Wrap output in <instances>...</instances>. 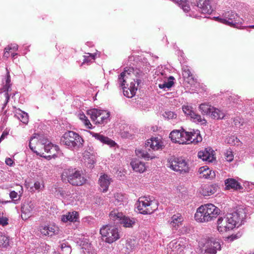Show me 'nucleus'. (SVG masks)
Here are the masks:
<instances>
[{"label": "nucleus", "mask_w": 254, "mask_h": 254, "mask_svg": "<svg viewBox=\"0 0 254 254\" xmlns=\"http://www.w3.org/2000/svg\"><path fill=\"white\" fill-rule=\"evenodd\" d=\"M225 160L228 162H231L234 159V155L231 150H227L224 153Z\"/></svg>", "instance_id": "49530a36"}, {"label": "nucleus", "mask_w": 254, "mask_h": 254, "mask_svg": "<svg viewBox=\"0 0 254 254\" xmlns=\"http://www.w3.org/2000/svg\"><path fill=\"white\" fill-rule=\"evenodd\" d=\"M213 152L211 148L208 147L199 151L197 156L199 158L203 161L212 162L214 159Z\"/></svg>", "instance_id": "dca6fc26"}, {"label": "nucleus", "mask_w": 254, "mask_h": 254, "mask_svg": "<svg viewBox=\"0 0 254 254\" xmlns=\"http://www.w3.org/2000/svg\"><path fill=\"white\" fill-rule=\"evenodd\" d=\"M174 79V77L171 76L169 77L167 81H164L163 83L159 84L158 86L160 89H163L164 90H166V89H170L174 84L173 81Z\"/></svg>", "instance_id": "473e14b6"}, {"label": "nucleus", "mask_w": 254, "mask_h": 254, "mask_svg": "<svg viewBox=\"0 0 254 254\" xmlns=\"http://www.w3.org/2000/svg\"><path fill=\"white\" fill-rule=\"evenodd\" d=\"M184 221V217L180 213H176L173 215L168 221L171 227L177 230L182 224Z\"/></svg>", "instance_id": "6ab92c4d"}, {"label": "nucleus", "mask_w": 254, "mask_h": 254, "mask_svg": "<svg viewBox=\"0 0 254 254\" xmlns=\"http://www.w3.org/2000/svg\"><path fill=\"white\" fill-rule=\"evenodd\" d=\"M168 165L173 170L181 173L188 172L189 170L187 162L182 158L171 157L168 160Z\"/></svg>", "instance_id": "1a4fd4ad"}, {"label": "nucleus", "mask_w": 254, "mask_h": 254, "mask_svg": "<svg viewBox=\"0 0 254 254\" xmlns=\"http://www.w3.org/2000/svg\"><path fill=\"white\" fill-rule=\"evenodd\" d=\"M17 55V53H12L11 56L13 58H14L15 57V56H16Z\"/></svg>", "instance_id": "774afa93"}, {"label": "nucleus", "mask_w": 254, "mask_h": 254, "mask_svg": "<svg viewBox=\"0 0 254 254\" xmlns=\"http://www.w3.org/2000/svg\"><path fill=\"white\" fill-rule=\"evenodd\" d=\"M59 150V147L58 145H53V146L51 148L50 151L49 153L51 154V155H49L47 157L43 156L42 155H40L41 156L44 157L45 158H51V156L54 157L56 156V153L58 152Z\"/></svg>", "instance_id": "a18cd8bd"}, {"label": "nucleus", "mask_w": 254, "mask_h": 254, "mask_svg": "<svg viewBox=\"0 0 254 254\" xmlns=\"http://www.w3.org/2000/svg\"><path fill=\"white\" fill-rule=\"evenodd\" d=\"M182 109L185 114L188 117H190L194 113V111L191 106L189 105H184Z\"/></svg>", "instance_id": "79ce46f5"}, {"label": "nucleus", "mask_w": 254, "mask_h": 254, "mask_svg": "<svg viewBox=\"0 0 254 254\" xmlns=\"http://www.w3.org/2000/svg\"><path fill=\"white\" fill-rule=\"evenodd\" d=\"M135 153L139 157H142L146 160L152 159L154 158V156L150 155L146 151L144 150H136Z\"/></svg>", "instance_id": "ea45409f"}, {"label": "nucleus", "mask_w": 254, "mask_h": 254, "mask_svg": "<svg viewBox=\"0 0 254 254\" xmlns=\"http://www.w3.org/2000/svg\"><path fill=\"white\" fill-rule=\"evenodd\" d=\"M133 170L139 173H143L146 170V166L145 163L138 159H134L130 162Z\"/></svg>", "instance_id": "b1692460"}, {"label": "nucleus", "mask_w": 254, "mask_h": 254, "mask_svg": "<svg viewBox=\"0 0 254 254\" xmlns=\"http://www.w3.org/2000/svg\"><path fill=\"white\" fill-rule=\"evenodd\" d=\"M163 116L165 118L167 119L168 120H171L176 119L177 116L174 112L167 111L164 113Z\"/></svg>", "instance_id": "de8ad7c7"}, {"label": "nucleus", "mask_w": 254, "mask_h": 254, "mask_svg": "<svg viewBox=\"0 0 254 254\" xmlns=\"http://www.w3.org/2000/svg\"><path fill=\"white\" fill-rule=\"evenodd\" d=\"M84 140L76 132L73 131L65 132L61 138V143L71 150L78 149L83 146Z\"/></svg>", "instance_id": "f03ea898"}, {"label": "nucleus", "mask_w": 254, "mask_h": 254, "mask_svg": "<svg viewBox=\"0 0 254 254\" xmlns=\"http://www.w3.org/2000/svg\"><path fill=\"white\" fill-rule=\"evenodd\" d=\"M10 76L9 73L7 72L5 80V84L2 87L3 91H4V94H9V92L11 91V84L10 83Z\"/></svg>", "instance_id": "e433bc0d"}, {"label": "nucleus", "mask_w": 254, "mask_h": 254, "mask_svg": "<svg viewBox=\"0 0 254 254\" xmlns=\"http://www.w3.org/2000/svg\"><path fill=\"white\" fill-rule=\"evenodd\" d=\"M79 119L83 122L85 126L89 129L92 128V125L85 115L82 113L78 115Z\"/></svg>", "instance_id": "a19ab883"}, {"label": "nucleus", "mask_w": 254, "mask_h": 254, "mask_svg": "<svg viewBox=\"0 0 254 254\" xmlns=\"http://www.w3.org/2000/svg\"><path fill=\"white\" fill-rule=\"evenodd\" d=\"M40 232L44 236H52L58 233L59 228L55 225H47L41 226L40 228Z\"/></svg>", "instance_id": "412c9836"}, {"label": "nucleus", "mask_w": 254, "mask_h": 254, "mask_svg": "<svg viewBox=\"0 0 254 254\" xmlns=\"http://www.w3.org/2000/svg\"><path fill=\"white\" fill-rule=\"evenodd\" d=\"M5 51L3 54V57L6 58H8L9 56V50H6L4 49Z\"/></svg>", "instance_id": "338daca9"}, {"label": "nucleus", "mask_w": 254, "mask_h": 254, "mask_svg": "<svg viewBox=\"0 0 254 254\" xmlns=\"http://www.w3.org/2000/svg\"><path fill=\"white\" fill-rule=\"evenodd\" d=\"M191 121L196 123H200L204 124L206 123V121L204 118H202L200 115L196 114L195 112L193 113L192 115L190 117Z\"/></svg>", "instance_id": "4c0bfd02"}, {"label": "nucleus", "mask_w": 254, "mask_h": 254, "mask_svg": "<svg viewBox=\"0 0 254 254\" xmlns=\"http://www.w3.org/2000/svg\"><path fill=\"white\" fill-rule=\"evenodd\" d=\"M53 145L54 144L51 143H49L47 145H45L44 146L45 151L49 153L50 151L51 148H52L53 146Z\"/></svg>", "instance_id": "13d9d810"}, {"label": "nucleus", "mask_w": 254, "mask_h": 254, "mask_svg": "<svg viewBox=\"0 0 254 254\" xmlns=\"http://www.w3.org/2000/svg\"><path fill=\"white\" fill-rule=\"evenodd\" d=\"M34 187L36 190L41 191L44 189V186L42 183H40L39 182L37 181L35 182Z\"/></svg>", "instance_id": "5fc2aeb1"}, {"label": "nucleus", "mask_w": 254, "mask_h": 254, "mask_svg": "<svg viewBox=\"0 0 254 254\" xmlns=\"http://www.w3.org/2000/svg\"><path fill=\"white\" fill-rule=\"evenodd\" d=\"M139 212L142 214H150L158 208V202L152 197H140L136 203Z\"/></svg>", "instance_id": "7ed1b4c3"}, {"label": "nucleus", "mask_w": 254, "mask_h": 254, "mask_svg": "<svg viewBox=\"0 0 254 254\" xmlns=\"http://www.w3.org/2000/svg\"><path fill=\"white\" fill-rule=\"evenodd\" d=\"M92 136L94 137L97 140H98L101 142L107 144L110 147H114L116 145V142L109 138V137L104 136L102 134L97 133H92Z\"/></svg>", "instance_id": "4be33fe9"}, {"label": "nucleus", "mask_w": 254, "mask_h": 254, "mask_svg": "<svg viewBox=\"0 0 254 254\" xmlns=\"http://www.w3.org/2000/svg\"><path fill=\"white\" fill-rule=\"evenodd\" d=\"M111 181V178L107 175L104 174L100 177L99 182L103 192L107 191Z\"/></svg>", "instance_id": "5701e85b"}, {"label": "nucleus", "mask_w": 254, "mask_h": 254, "mask_svg": "<svg viewBox=\"0 0 254 254\" xmlns=\"http://www.w3.org/2000/svg\"><path fill=\"white\" fill-rule=\"evenodd\" d=\"M234 124L235 126H239L240 127L243 125V123H241V119L239 118H236L234 120Z\"/></svg>", "instance_id": "052dcab7"}, {"label": "nucleus", "mask_w": 254, "mask_h": 254, "mask_svg": "<svg viewBox=\"0 0 254 254\" xmlns=\"http://www.w3.org/2000/svg\"><path fill=\"white\" fill-rule=\"evenodd\" d=\"M46 143L47 139L45 138L42 135L34 133L30 138L29 146L33 152L39 155L40 153L35 150L36 145L39 146L44 145Z\"/></svg>", "instance_id": "ddd939ff"}, {"label": "nucleus", "mask_w": 254, "mask_h": 254, "mask_svg": "<svg viewBox=\"0 0 254 254\" xmlns=\"http://www.w3.org/2000/svg\"><path fill=\"white\" fill-rule=\"evenodd\" d=\"M82 249V251L84 254L86 253H89L91 250V246L90 244H83L82 246L81 247Z\"/></svg>", "instance_id": "864d4df0"}, {"label": "nucleus", "mask_w": 254, "mask_h": 254, "mask_svg": "<svg viewBox=\"0 0 254 254\" xmlns=\"http://www.w3.org/2000/svg\"><path fill=\"white\" fill-rule=\"evenodd\" d=\"M145 144L147 147H149L154 150H158L161 148L162 146V142L157 138H153L148 140Z\"/></svg>", "instance_id": "a878e982"}, {"label": "nucleus", "mask_w": 254, "mask_h": 254, "mask_svg": "<svg viewBox=\"0 0 254 254\" xmlns=\"http://www.w3.org/2000/svg\"><path fill=\"white\" fill-rule=\"evenodd\" d=\"M181 134L182 131L174 130L171 132L170 138L173 142L179 143V140L181 138Z\"/></svg>", "instance_id": "f704fd0d"}, {"label": "nucleus", "mask_w": 254, "mask_h": 254, "mask_svg": "<svg viewBox=\"0 0 254 254\" xmlns=\"http://www.w3.org/2000/svg\"><path fill=\"white\" fill-rule=\"evenodd\" d=\"M78 219V214L76 211L69 212L62 216L61 220L64 222H76Z\"/></svg>", "instance_id": "393cba45"}, {"label": "nucleus", "mask_w": 254, "mask_h": 254, "mask_svg": "<svg viewBox=\"0 0 254 254\" xmlns=\"http://www.w3.org/2000/svg\"><path fill=\"white\" fill-rule=\"evenodd\" d=\"M9 196L15 203H17L20 198L17 192L13 190L10 192Z\"/></svg>", "instance_id": "09e8293b"}, {"label": "nucleus", "mask_w": 254, "mask_h": 254, "mask_svg": "<svg viewBox=\"0 0 254 254\" xmlns=\"http://www.w3.org/2000/svg\"><path fill=\"white\" fill-rule=\"evenodd\" d=\"M109 216L111 219L116 222L117 223L122 224L125 227H132L135 222L134 218L131 219L125 216L123 213L119 212L118 210L112 211Z\"/></svg>", "instance_id": "6e6552de"}, {"label": "nucleus", "mask_w": 254, "mask_h": 254, "mask_svg": "<svg viewBox=\"0 0 254 254\" xmlns=\"http://www.w3.org/2000/svg\"><path fill=\"white\" fill-rule=\"evenodd\" d=\"M221 250L220 240L215 238H208L201 250V254H216Z\"/></svg>", "instance_id": "9d476101"}, {"label": "nucleus", "mask_w": 254, "mask_h": 254, "mask_svg": "<svg viewBox=\"0 0 254 254\" xmlns=\"http://www.w3.org/2000/svg\"><path fill=\"white\" fill-rule=\"evenodd\" d=\"M129 91H132V90L134 91V92L135 93L136 91L137 90V87H135V84L133 82L130 83V85L129 86V88H127Z\"/></svg>", "instance_id": "680f3d73"}, {"label": "nucleus", "mask_w": 254, "mask_h": 254, "mask_svg": "<svg viewBox=\"0 0 254 254\" xmlns=\"http://www.w3.org/2000/svg\"><path fill=\"white\" fill-rule=\"evenodd\" d=\"M190 143H197L201 141L202 137L198 130L190 132Z\"/></svg>", "instance_id": "2f4dec72"}, {"label": "nucleus", "mask_w": 254, "mask_h": 254, "mask_svg": "<svg viewBox=\"0 0 254 254\" xmlns=\"http://www.w3.org/2000/svg\"><path fill=\"white\" fill-rule=\"evenodd\" d=\"M218 189L216 184L204 185L201 188L200 192L203 196H209L215 193Z\"/></svg>", "instance_id": "aec40b11"}, {"label": "nucleus", "mask_w": 254, "mask_h": 254, "mask_svg": "<svg viewBox=\"0 0 254 254\" xmlns=\"http://www.w3.org/2000/svg\"><path fill=\"white\" fill-rule=\"evenodd\" d=\"M190 136L189 132H187L183 130L182 131V134L181 138L179 140V144H190Z\"/></svg>", "instance_id": "72a5a7b5"}, {"label": "nucleus", "mask_w": 254, "mask_h": 254, "mask_svg": "<svg viewBox=\"0 0 254 254\" xmlns=\"http://www.w3.org/2000/svg\"><path fill=\"white\" fill-rule=\"evenodd\" d=\"M199 177L202 179H212L215 177V172L210 170L207 166L200 167L198 171Z\"/></svg>", "instance_id": "a211bd4d"}, {"label": "nucleus", "mask_w": 254, "mask_h": 254, "mask_svg": "<svg viewBox=\"0 0 254 254\" xmlns=\"http://www.w3.org/2000/svg\"><path fill=\"white\" fill-rule=\"evenodd\" d=\"M14 117L24 124L28 123V115L19 109H16L14 111Z\"/></svg>", "instance_id": "bb28decb"}, {"label": "nucleus", "mask_w": 254, "mask_h": 254, "mask_svg": "<svg viewBox=\"0 0 254 254\" xmlns=\"http://www.w3.org/2000/svg\"><path fill=\"white\" fill-rule=\"evenodd\" d=\"M71 252L70 247H66L64 249V251H63V254H70Z\"/></svg>", "instance_id": "0e129e2a"}, {"label": "nucleus", "mask_w": 254, "mask_h": 254, "mask_svg": "<svg viewBox=\"0 0 254 254\" xmlns=\"http://www.w3.org/2000/svg\"><path fill=\"white\" fill-rule=\"evenodd\" d=\"M36 207V204L31 200L24 201L21 207V217L23 220H27L34 214Z\"/></svg>", "instance_id": "f8f14e48"}, {"label": "nucleus", "mask_w": 254, "mask_h": 254, "mask_svg": "<svg viewBox=\"0 0 254 254\" xmlns=\"http://www.w3.org/2000/svg\"><path fill=\"white\" fill-rule=\"evenodd\" d=\"M178 3L185 12H188L190 10V7L187 3L186 0H172Z\"/></svg>", "instance_id": "58836bf2"}, {"label": "nucleus", "mask_w": 254, "mask_h": 254, "mask_svg": "<svg viewBox=\"0 0 254 254\" xmlns=\"http://www.w3.org/2000/svg\"><path fill=\"white\" fill-rule=\"evenodd\" d=\"M95 59V56L93 54H88V56H84V59L82 63V64H88L90 62H91L92 60H94Z\"/></svg>", "instance_id": "8fccbe9b"}, {"label": "nucleus", "mask_w": 254, "mask_h": 254, "mask_svg": "<svg viewBox=\"0 0 254 254\" xmlns=\"http://www.w3.org/2000/svg\"><path fill=\"white\" fill-rule=\"evenodd\" d=\"M212 111L210 113V116L211 118L216 119H222L225 116V113L217 108L213 107L211 109Z\"/></svg>", "instance_id": "7c9ffc66"}, {"label": "nucleus", "mask_w": 254, "mask_h": 254, "mask_svg": "<svg viewBox=\"0 0 254 254\" xmlns=\"http://www.w3.org/2000/svg\"><path fill=\"white\" fill-rule=\"evenodd\" d=\"M204 206L201 205L196 210L194 214L195 220L200 223H205L209 222V217L207 216L206 212H205Z\"/></svg>", "instance_id": "f3484780"}, {"label": "nucleus", "mask_w": 254, "mask_h": 254, "mask_svg": "<svg viewBox=\"0 0 254 254\" xmlns=\"http://www.w3.org/2000/svg\"><path fill=\"white\" fill-rule=\"evenodd\" d=\"M115 201L114 203L116 205H123L122 202H124V196L121 193H116L115 194Z\"/></svg>", "instance_id": "c03bdc74"}, {"label": "nucleus", "mask_w": 254, "mask_h": 254, "mask_svg": "<svg viewBox=\"0 0 254 254\" xmlns=\"http://www.w3.org/2000/svg\"><path fill=\"white\" fill-rule=\"evenodd\" d=\"M4 96L5 97V102L3 104V105L2 107V110H3L4 109V108L6 106L8 102H9L10 95H9V94L6 93V94H4Z\"/></svg>", "instance_id": "6e6d98bb"}, {"label": "nucleus", "mask_w": 254, "mask_h": 254, "mask_svg": "<svg viewBox=\"0 0 254 254\" xmlns=\"http://www.w3.org/2000/svg\"><path fill=\"white\" fill-rule=\"evenodd\" d=\"M183 76L185 80L190 84H192L194 82V78L190 71L187 68L184 69L183 70Z\"/></svg>", "instance_id": "c756f323"}, {"label": "nucleus", "mask_w": 254, "mask_h": 254, "mask_svg": "<svg viewBox=\"0 0 254 254\" xmlns=\"http://www.w3.org/2000/svg\"><path fill=\"white\" fill-rule=\"evenodd\" d=\"M62 176L63 180L66 179L68 183L73 186H81L86 181L81 172L75 168L64 169Z\"/></svg>", "instance_id": "20e7f679"}, {"label": "nucleus", "mask_w": 254, "mask_h": 254, "mask_svg": "<svg viewBox=\"0 0 254 254\" xmlns=\"http://www.w3.org/2000/svg\"><path fill=\"white\" fill-rule=\"evenodd\" d=\"M10 246L9 237L2 233H0V248L7 249Z\"/></svg>", "instance_id": "c85d7f7f"}, {"label": "nucleus", "mask_w": 254, "mask_h": 254, "mask_svg": "<svg viewBox=\"0 0 254 254\" xmlns=\"http://www.w3.org/2000/svg\"><path fill=\"white\" fill-rule=\"evenodd\" d=\"M92 121L96 125H102L107 123L110 117V113L106 111L92 109L87 111Z\"/></svg>", "instance_id": "0eeeda50"}, {"label": "nucleus", "mask_w": 254, "mask_h": 254, "mask_svg": "<svg viewBox=\"0 0 254 254\" xmlns=\"http://www.w3.org/2000/svg\"><path fill=\"white\" fill-rule=\"evenodd\" d=\"M206 212L207 216L209 217L210 221L216 218L220 213V209L212 203H207L202 205Z\"/></svg>", "instance_id": "4468645a"}, {"label": "nucleus", "mask_w": 254, "mask_h": 254, "mask_svg": "<svg viewBox=\"0 0 254 254\" xmlns=\"http://www.w3.org/2000/svg\"><path fill=\"white\" fill-rule=\"evenodd\" d=\"M227 142L232 145H239L241 144L240 140L234 135H232L227 138Z\"/></svg>", "instance_id": "37998d69"}, {"label": "nucleus", "mask_w": 254, "mask_h": 254, "mask_svg": "<svg viewBox=\"0 0 254 254\" xmlns=\"http://www.w3.org/2000/svg\"><path fill=\"white\" fill-rule=\"evenodd\" d=\"M100 233L103 239L109 244L113 243L120 238L118 229L111 225L103 226L100 229Z\"/></svg>", "instance_id": "423d86ee"}, {"label": "nucleus", "mask_w": 254, "mask_h": 254, "mask_svg": "<svg viewBox=\"0 0 254 254\" xmlns=\"http://www.w3.org/2000/svg\"><path fill=\"white\" fill-rule=\"evenodd\" d=\"M198 10L203 14H210L212 9L210 4L209 0H196Z\"/></svg>", "instance_id": "2eb2a0df"}, {"label": "nucleus", "mask_w": 254, "mask_h": 254, "mask_svg": "<svg viewBox=\"0 0 254 254\" xmlns=\"http://www.w3.org/2000/svg\"><path fill=\"white\" fill-rule=\"evenodd\" d=\"M212 108L213 107L208 104L203 103L199 105V109L202 114L210 115Z\"/></svg>", "instance_id": "c9c22d12"}, {"label": "nucleus", "mask_w": 254, "mask_h": 254, "mask_svg": "<svg viewBox=\"0 0 254 254\" xmlns=\"http://www.w3.org/2000/svg\"><path fill=\"white\" fill-rule=\"evenodd\" d=\"M66 247H70V246H68L66 242L63 243L61 245V248L62 251H64V249L66 248Z\"/></svg>", "instance_id": "69168bd1"}, {"label": "nucleus", "mask_w": 254, "mask_h": 254, "mask_svg": "<svg viewBox=\"0 0 254 254\" xmlns=\"http://www.w3.org/2000/svg\"><path fill=\"white\" fill-rule=\"evenodd\" d=\"M5 164L9 166H12L14 162L10 158H6L5 160Z\"/></svg>", "instance_id": "bf43d9fd"}, {"label": "nucleus", "mask_w": 254, "mask_h": 254, "mask_svg": "<svg viewBox=\"0 0 254 254\" xmlns=\"http://www.w3.org/2000/svg\"><path fill=\"white\" fill-rule=\"evenodd\" d=\"M246 217L245 209L240 208L236 211L228 213L223 217H219L217 222V230L220 233L231 230L241 225Z\"/></svg>", "instance_id": "f257e3e1"}, {"label": "nucleus", "mask_w": 254, "mask_h": 254, "mask_svg": "<svg viewBox=\"0 0 254 254\" xmlns=\"http://www.w3.org/2000/svg\"><path fill=\"white\" fill-rule=\"evenodd\" d=\"M132 73H133V68L130 67H126L125 68L124 71L122 72L119 76V81L121 83V86L123 88L124 95L128 98H131L135 95L133 90L129 91V90L125 86L127 79L128 78Z\"/></svg>", "instance_id": "9b49d317"}, {"label": "nucleus", "mask_w": 254, "mask_h": 254, "mask_svg": "<svg viewBox=\"0 0 254 254\" xmlns=\"http://www.w3.org/2000/svg\"><path fill=\"white\" fill-rule=\"evenodd\" d=\"M8 218L3 216V214L0 213V225L2 226H6L8 224Z\"/></svg>", "instance_id": "603ef678"}, {"label": "nucleus", "mask_w": 254, "mask_h": 254, "mask_svg": "<svg viewBox=\"0 0 254 254\" xmlns=\"http://www.w3.org/2000/svg\"><path fill=\"white\" fill-rule=\"evenodd\" d=\"M8 131H7L6 130L2 132L1 135V136L0 137V142L2 140H3L5 138H6L7 137V136L8 135Z\"/></svg>", "instance_id": "e2e57ef3"}, {"label": "nucleus", "mask_w": 254, "mask_h": 254, "mask_svg": "<svg viewBox=\"0 0 254 254\" xmlns=\"http://www.w3.org/2000/svg\"><path fill=\"white\" fill-rule=\"evenodd\" d=\"M56 195L58 196H61L63 198H65L67 197V196L69 195V193H68L67 192H66L62 189H61L57 190Z\"/></svg>", "instance_id": "3c124183"}, {"label": "nucleus", "mask_w": 254, "mask_h": 254, "mask_svg": "<svg viewBox=\"0 0 254 254\" xmlns=\"http://www.w3.org/2000/svg\"><path fill=\"white\" fill-rule=\"evenodd\" d=\"M18 49V45L16 44H11L8 45L7 47L5 48V50H12L14 51H16Z\"/></svg>", "instance_id": "4d7b16f0"}, {"label": "nucleus", "mask_w": 254, "mask_h": 254, "mask_svg": "<svg viewBox=\"0 0 254 254\" xmlns=\"http://www.w3.org/2000/svg\"><path fill=\"white\" fill-rule=\"evenodd\" d=\"M225 185L227 189H240L241 186L235 179L232 178L227 179L225 181Z\"/></svg>", "instance_id": "cd10ccee"}, {"label": "nucleus", "mask_w": 254, "mask_h": 254, "mask_svg": "<svg viewBox=\"0 0 254 254\" xmlns=\"http://www.w3.org/2000/svg\"><path fill=\"white\" fill-rule=\"evenodd\" d=\"M214 18L221 23L237 28L240 27L243 22L242 18L231 10L225 12L222 16L214 17Z\"/></svg>", "instance_id": "39448f33"}]
</instances>
